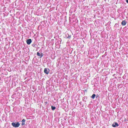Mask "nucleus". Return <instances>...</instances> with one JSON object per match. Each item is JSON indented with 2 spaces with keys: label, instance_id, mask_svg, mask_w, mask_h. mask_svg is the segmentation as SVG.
Wrapping results in <instances>:
<instances>
[{
  "label": "nucleus",
  "instance_id": "f257e3e1",
  "mask_svg": "<svg viewBox=\"0 0 128 128\" xmlns=\"http://www.w3.org/2000/svg\"><path fill=\"white\" fill-rule=\"evenodd\" d=\"M12 124L14 127L16 128L18 127L20 125V124L18 122L16 123L13 122L12 123Z\"/></svg>",
  "mask_w": 128,
  "mask_h": 128
},
{
  "label": "nucleus",
  "instance_id": "f03ea898",
  "mask_svg": "<svg viewBox=\"0 0 128 128\" xmlns=\"http://www.w3.org/2000/svg\"><path fill=\"white\" fill-rule=\"evenodd\" d=\"M32 42V40L30 39L27 40L26 41L27 44L28 45L30 44Z\"/></svg>",
  "mask_w": 128,
  "mask_h": 128
},
{
  "label": "nucleus",
  "instance_id": "7ed1b4c3",
  "mask_svg": "<svg viewBox=\"0 0 128 128\" xmlns=\"http://www.w3.org/2000/svg\"><path fill=\"white\" fill-rule=\"evenodd\" d=\"M119 126L118 124L116 122H115L114 124H112V126L114 127H116L118 126Z\"/></svg>",
  "mask_w": 128,
  "mask_h": 128
},
{
  "label": "nucleus",
  "instance_id": "20e7f679",
  "mask_svg": "<svg viewBox=\"0 0 128 128\" xmlns=\"http://www.w3.org/2000/svg\"><path fill=\"white\" fill-rule=\"evenodd\" d=\"M44 72L46 74H48L49 73V71L46 68H45L44 69Z\"/></svg>",
  "mask_w": 128,
  "mask_h": 128
},
{
  "label": "nucleus",
  "instance_id": "39448f33",
  "mask_svg": "<svg viewBox=\"0 0 128 128\" xmlns=\"http://www.w3.org/2000/svg\"><path fill=\"white\" fill-rule=\"evenodd\" d=\"M126 22L125 20H124L122 22L121 24L122 26H124L126 24Z\"/></svg>",
  "mask_w": 128,
  "mask_h": 128
},
{
  "label": "nucleus",
  "instance_id": "423d86ee",
  "mask_svg": "<svg viewBox=\"0 0 128 128\" xmlns=\"http://www.w3.org/2000/svg\"><path fill=\"white\" fill-rule=\"evenodd\" d=\"M37 55L38 56H40V58H42V56H43V55H42L41 56L40 54V53L38 52H37Z\"/></svg>",
  "mask_w": 128,
  "mask_h": 128
},
{
  "label": "nucleus",
  "instance_id": "0eeeda50",
  "mask_svg": "<svg viewBox=\"0 0 128 128\" xmlns=\"http://www.w3.org/2000/svg\"><path fill=\"white\" fill-rule=\"evenodd\" d=\"M96 95L95 94H92V96H91V97L93 99H94L95 97L96 96Z\"/></svg>",
  "mask_w": 128,
  "mask_h": 128
},
{
  "label": "nucleus",
  "instance_id": "6e6552de",
  "mask_svg": "<svg viewBox=\"0 0 128 128\" xmlns=\"http://www.w3.org/2000/svg\"><path fill=\"white\" fill-rule=\"evenodd\" d=\"M51 108L52 110H54L56 109V107L53 106H52Z\"/></svg>",
  "mask_w": 128,
  "mask_h": 128
},
{
  "label": "nucleus",
  "instance_id": "1a4fd4ad",
  "mask_svg": "<svg viewBox=\"0 0 128 128\" xmlns=\"http://www.w3.org/2000/svg\"><path fill=\"white\" fill-rule=\"evenodd\" d=\"M25 121V119H23L22 121V122H24Z\"/></svg>",
  "mask_w": 128,
  "mask_h": 128
},
{
  "label": "nucleus",
  "instance_id": "9d476101",
  "mask_svg": "<svg viewBox=\"0 0 128 128\" xmlns=\"http://www.w3.org/2000/svg\"><path fill=\"white\" fill-rule=\"evenodd\" d=\"M45 104H48V102H45Z\"/></svg>",
  "mask_w": 128,
  "mask_h": 128
},
{
  "label": "nucleus",
  "instance_id": "9b49d317",
  "mask_svg": "<svg viewBox=\"0 0 128 128\" xmlns=\"http://www.w3.org/2000/svg\"><path fill=\"white\" fill-rule=\"evenodd\" d=\"M24 122H22V126H23V125H24Z\"/></svg>",
  "mask_w": 128,
  "mask_h": 128
},
{
  "label": "nucleus",
  "instance_id": "f8f14e48",
  "mask_svg": "<svg viewBox=\"0 0 128 128\" xmlns=\"http://www.w3.org/2000/svg\"><path fill=\"white\" fill-rule=\"evenodd\" d=\"M124 121H127V120H126V118H125L124 119Z\"/></svg>",
  "mask_w": 128,
  "mask_h": 128
},
{
  "label": "nucleus",
  "instance_id": "ddd939ff",
  "mask_svg": "<svg viewBox=\"0 0 128 128\" xmlns=\"http://www.w3.org/2000/svg\"><path fill=\"white\" fill-rule=\"evenodd\" d=\"M126 2L127 3H128V0H126Z\"/></svg>",
  "mask_w": 128,
  "mask_h": 128
}]
</instances>
